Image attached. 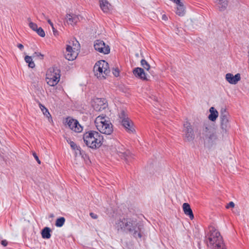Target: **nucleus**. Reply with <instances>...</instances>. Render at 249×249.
Wrapping results in <instances>:
<instances>
[{"label": "nucleus", "mask_w": 249, "mask_h": 249, "mask_svg": "<svg viewBox=\"0 0 249 249\" xmlns=\"http://www.w3.org/2000/svg\"><path fill=\"white\" fill-rule=\"evenodd\" d=\"M206 241L207 246L212 249H227L219 232L213 227L210 228Z\"/></svg>", "instance_id": "1"}, {"label": "nucleus", "mask_w": 249, "mask_h": 249, "mask_svg": "<svg viewBox=\"0 0 249 249\" xmlns=\"http://www.w3.org/2000/svg\"><path fill=\"white\" fill-rule=\"evenodd\" d=\"M83 140L88 147L95 149L101 146L104 138L103 136L98 132L90 130L84 134Z\"/></svg>", "instance_id": "2"}, {"label": "nucleus", "mask_w": 249, "mask_h": 249, "mask_svg": "<svg viewBox=\"0 0 249 249\" xmlns=\"http://www.w3.org/2000/svg\"><path fill=\"white\" fill-rule=\"evenodd\" d=\"M166 18V16H165V15H163V16H162V19H165Z\"/></svg>", "instance_id": "42"}, {"label": "nucleus", "mask_w": 249, "mask_h": 249, "mask_svg": "<svg viewBox=\"0 0 249 249\" xmlns=\"http://www.w3.org/2000/svg\"><path fill=\"white\" fill-rule=\"evenodd\" d=\"M200 137L204 142L205 146L211 147L215 144L218 140V137L215 130L211 126L206 125L203 128Z\"/></svg>", "instance_id": "4"}, {"label": "nucleus", "mask_w": 249, "mask_h": 249, "mask_svg": "<svg viewBox=\"0 0 249 249\" xmlns=\"http://www.w3.org/2000/svg\"><path fill=\"white\" fill-rule=\"evenodd\" d=\"M183 138L186 142H192L195 138V134L192 126L189 122L184 124Z\"/></svg>", "instance_id": "9"}, {"label": "nucleus", "mask_w": 249, "mask_h": 249, "mask_svg": "<svg viewBox=\"0 0 249 249\" xmlns=\"http://www.w3.org/2000/svg\"><path fill=\"white\" fill-rule=\"evenodd\" d=\"M38 105L44 115L48 118L49 122L52 123L53 119L48 109L40 103H39Z\"/></svg>", "instance_id": "25"}, {"label": "nucleus", "mask_w": 249, "mask_h": 249, "mask_svg": "<svg viewBox=\"0 0 249 249\" xmlns=\"http://www.w3.org/2000/svg\"><path fill=\"white\" fill-rule=\"evenodd\" d=\"M141 65L146 70L148 71L150 69V66L149 64L144 59H142L141 61Z\"/></svg>", "instance_id": "29"}, {"label": "nucleus", "mask_w": 249, "mask_h": 249, "mask_svg": "<svg viewBox=\"0 0 249 249\" xmlns=\"http://www.w3.org/2000/svg\"><path fill=\"white\" fill-rule=\"evenodd\" d=\"M66 123L71 130L75 132L79 133L83 130V127L76 120L69 117L66 119Z\"/></svg>", "instance_id": "13"}, {"label": "nucleus", "mask_w": 249, "mask_h": 249, "mask_svg": "<svg viewBox=\"0 0 249 249\" xmlns=\"http://www.w3.org/2000/svg\"><path fill=\"white\" fill-rule=\"evenodd\" d=\"M230 119L229 114L226 112L220 115V127L223 131L226 132L231 127Z\"/></svg>", "instance_id": "15"}, {"label": "nucleus", "mask_w": 249, "mask_h": 249, "mask_svg": "<svg viewBox=\"0 0 249 249\" xmlns=\"http://www.w3.org/2000/svg\"><path fill=\"white\" fill-rule=\"evenodd\" d=\"M67 142L70 144V142H72L73 141H71L70 139H67Z\"/></svg>", "instance_id": "41"}, {"label": "nucleus", "mask_w": 249, "mask_h": 249, "mask_svg": "<svg viewBox=\"0 0 249 249\" xmlns=\"http://www.w3.org/2000/svg\"><path fill=\"white\" fill-rule=\"evenodd\" d=\"M33 156L34 157V158H35V159L36 160V161L38 162V163L40 164L41 161L39 160V159L38 156L36 155V154L35 153H34L33 154Z\"/></svg>", "instance_id": "35"}, {"label": "nucleus", "mask_w": 249, "mask_h": 249, "mask_svg": "<svg viewBox=\"0 0 249 249\" xmlns=\"http://www.w3.org/2000/svg\"><path fill=\"white\" fill-rule=\"evenodd\" d=\"M220 11L225 10L228 5V0H213Z\"/></svg>", "instance_id": "22"}, {"label": "nucleus", "mask_w": 249, "mask_h": 249, "mask_svg": "<svg viewBox=\"0 0 249 249\" xmlns=\"http://www.w3.org/2000/svg\"><path fill=\"white\" fill-rule=\"evenodd\" d=\"M18 47L20 50H22L24 48V47H23V45L21 44H18L17 45Z\"/></svg>", "instance_id": "39"}, {"label": "nucleus", "mask_w": 249, "mask_h": 249, "mask_svg": "<svg viewBox=\"0 0 249 249\" xmlns=\"http://www.w3.org/2000/svg\"><path fill=\"white\" fill-rule=\"evenodd\" d=\"M52 28L54 36H57L58 35V32L57 31V30L54 28V26L52 27Z\"/></svg>", "instance_id": "36"}, {"label": "nucleus", "mask_w": 249, "mask_h": 249, "mask_svg": "<svg viewBox=\"0 0 249 249\" xmlns=\"http://www.w3.org/2000/svg\"><path fill=\"white\" fill-rule=\"evenodd\" d=\"M225 79L231 85H236L241 79V74L237 73L233 75L231 73H227L225 75Z\"/></svg>", "instance_id": "16"}, {"label": "nucleus", "mask_w": 249, "mask_h": 249, "mask_svg": "<svg viewBox=\"0 0 249 249\" xmlns=\"http://www.w3.org/2000/svg\"><path fill=\"white\" fill-rule=\"evenodd\" d=\"M94 72L98 78L105 79L110 72L108 63L105 60L97 62L94 67Z\"/></svg>", "instance_id": "6"}, {"label": "nucleus", "mask_w": 249, "mask_h": 249, "mask_svg": "<svg viewBox=\"0 0 249 249\" xmlns=\"http://www.w3.org/2000/svg\"><path fill=\"white\" fill-rule=\"evenodd\" d=\"M234 207V203L233 202H230L226 206V208H233Z\"/></svg>", "instance_id": "34"}, {"label": "nucleus", "mask_w": 249, "mask_h": 249, "mask_svg": "<svg viewBox=\"0 0 249 249\" xmlns=\"http://www.w3.org/2000/svg\"><path fill=\"white\" fill-rule=\"evenodd\" d=\"M119 121L127 132L135 134L136 132L133 122L128 117L124 110H121L119 113Z\"/></svg>", "instance_id": "7"}, {"label": "nucleus", "mask_w": 249, "mask_h": 249, "mask_svg": "<svg viewBox=\"0 0 249 249\" xmlns=\"http://www.w3.org/2000/svg\"><path fill=\"white\" fill-rule=\"evenodd\" d=\"M47 22L51 25V27H53V22L51 21V20L50 19H47Z\"/></svg>", "instance_id": "40"}, {"label": "nucleus", "mask_w": 249, "mask_h": 249, "mask_svg": "<svg viewBox=\"0 0 249 249\" xmlns=\"http://www.w3.org/2000/svg\"><path fill=\"white\" fill-rule=\"evenodd\" d=\"M118 155L122 158L124 159L126 163L128 164L131 162L134 159V156L128 150H125L123 146L118 147L117 149Z\"/></svg>", "instance_id": "12"}, {"label": "nucleus", "mask_w": 249, "mask_h": 249, "mask_svg": "<svg viewBox=\"0 0 249 249\" xmlns=\"http://www.w3.org/2000/svg\"><path fill=\"white\" fill-rule=\"evenodd\" d=\"M25 61L28 64V66L30 68H34L35 67V64L31 56L28 55L26 56L25 57Z\"/></svg>", "instance_id": "27"}, {"label": "nucleus", "mask_w": 249, "mask_h": 249, "mask_svg": "<svg viewBox=\"0 0 249 249\" xmlns=\"http://www.w3.org/2000/svg\"><path fill=\"white\" fill-rule=\"evenodd\" d=\"M90 216L94 219H97L98 218L97 215L93 213H90Z\"/></svg>", "instance_id": "38"}, {"label": "nucleus", "mask_w": 249, "mask_h": 249, "mask_svg": "<svg viewBox=\"0 0 249 249\" xmlns=\"http://www.w3.org/2000/svg\"><path fill=\"white\" fill-rule=\"evenodd\" d=\"M182 209L184 213L188 215L191 219L194 218L193 211L190 207V205L187 203H184L182 205Z\"/></svg>", "instance_id": "21"}, {"label": "nucleus", "mask_w": 249, "mask_h": 249, "mask_svg": "<svg viewBox=\"0 0 249 249\" xmlns=\"http://www.w3.org/2000/svg\"><path fill=\"white\" fill-rule=\"evenodd\" d=\"M175 3L177 4L176 14L179 16H183L185 13V10L183 3L179 0V2Z\"/></svg>", "instance_id": "24"}, {"label": "nucleus", "mask_w": 249, "mask_h": 249, "mask_svg": "<svg viewBox=\"0 0 249 249\" xmlns=\"http://www.w3.org/2000/svg\"><path fill=\"white\" fill-rule=\"evenodd\" d=\"M65 219L63 217L57 218L55 222V226L57 227H61L64 224Z\"/></svg>", "instance_id": "28"}, {"label": "nucleus", "mask_w": 249, "mask_h": 249, "mask_svg": "<svg viewBox=\"0 0 249 249\" xmlns=\"http://www.w3.org/2000/svg\"><path fill=\"white\" fill-rule=\"evenodd\" d=\"M112 73L116 77H117L119 75V71L118 69H114L113 70Z\"/></svg>", "instance_id": "33"}, {"label": "nucleus", "mask_w": 249, "mask_h": 249, "mask_svg": "<svg viewBox=\"0 0 249 249\" xmlns=\"http://www.w3.org/2000/svg\"><path fill=\"white\" fill-rule=\"evenodd\" d=\"M92 106L97 111H101L107 107V104L105 99L96 98L93 100Z\"/></svg>", "instance_id": "14"}, {"label": "nucleus", "mask_w": 249, "mask_h": 249, "mask_svg": "<svg viewBox=\"0 0 249 249\" xmlns=\"http://www.w3.org/2000/svg\"><path fill=\"white\" fill-rule=\"evenodd\" d=\"M127 219L124 218L122 220L120 219L116 222L115 227L118 231H126V227L127 226Z\"/></svg>", "instance_id": "20"}, {"label": "nucleus", "mask_w": 249, "mask_h": 249, "mask_svg": "<svg viewBox=\"0 0 249 249\" xmlns=\"http://www.w3.org/2000/svg\"><path fill=\"white\" fill-rule=\"evenodd\" d=\"M36 32L41 37H44L45 36V32L41 27H39Z\"/></svg>", "instance_id": "30"}, {"label": "nucleus", "mask_w": 249, "mask_h": 249, "mask_svg": "<svg viewBox=\"0 0 249 249\" xmlns=\"http://www.w3.org/2000/svg\"><path fill=\"white\" fill-rule=\"evenodd\" d=\"M94 48L95 51L103 54H108L110 52V48L108 45L101 40H96L94 42Z\"/></svg>", "instance_id": "10"}, {"label": "nucleus", "mask_w": 249, "mask_h": 249, "mask_svg": "<svg viewBox=\"0 0 249 249\" xmlns=\"http://www.w3.org/2000/svg\"><path fill=\"white\" fill-rule=\"evenodd\" d=\"M127 227H126L125 232L131 233L136 238H141L142 235L139 232V229L137 227L136 223L130 219H127Z\"/></svg>", "instance_id": "11"}, {"label": "nucleus", "mask_w": 249, "mask_h": 249, "mask_svg": "<svg viewBox=\"0 0 249 249\" xmlns=\"http://www.w3.org/2000/svg\"><path fill=\"white\" fill-rule=\"evenodd\" d=\"M81 17L73 13L67 14L65 17V22L67 24L74 25L80 21Z\"/></svg>", "instance_id": "17"}, {"label": "nucleus", "mask_w": 249, "mask_h": 249, "mask_svg": "<svg viewBox=\"0 0 249 249\" xmlns=\"http://www.w3.org/2000/svg\"><path fill=\"white\" fill-rule=\"evenodd\" d=\"M94 124L97 129L102 134L110 135L113 131V126L109 118L102 114L95 119Z\"/></svg>", "instance_id": "3"}, {"label": "nucleus", "mask_w": 249, "mask_h": 249, "mask_svg": "<svg viewBox=\"0 0 249 249\" xmlns=\"http://www.w3.org/2000/svg\"><path fill=\"white\" fill-rule=\"evenodd\" d=\"M1 244L4 247H6L8 245V242L6 240H3L1 241Z\"/></svg>", "instance_id": "37"}, {"label": "nucleus", "mask_w": 249, "mask_h": 249, "mask_svg": "<svg viewBox=\"0 0 249 249\" xmlns=\"http://www.w3.org/2000/svg\"><path fill=\"white\" fill-rule=\"evenodd\" d=\"M29 27L34 31H36L37 29L39 28L37 27V25L36 24L30 21L29 23Z\"/></svg>", "instance_id": "31"}, {"label": "nucleus", "mask_w": 249, "mask_h": 249, "mask_svg": "<svg viewBox=\"0 0 249 249\" xmlns=\"http://www.w3.org/2000/svg\"><path fill=\"white\" fill-rule=\"evenodd\" d=\"M134 75L138 78L142 80H147L146 74L141 68H136L133 71Z\"/></svg>", "instance_id": "19"}, {"label": "nucleus", "mask_w": 249, "mask_h": 249, "mask_svg": "<svg viewBox=\"0 0 249 249\" xmlns=\"http://www.w3.org/2000/svg\"><path fill=\"white\" fill-rule=\"evenodd\" d=\"M51 229L49 227L44 228L41 231L42 237L44 239H49L51 237Z\"/></svg>", "instance_id": "26"}, {"label": "nucleus", "mask_w": 249, "mask_h": 249, "mask_svg": "<svg viewBox=\"0 0 249 249\" xmlns=\"http://www.w3.org/2000/svg\"><path fill=\"white\" fill-rule=\"evenodd\" d=\"M99 5L104 13H107L112 9V5L107 0H100Z\"/></svg>", "instance_id": "18"}, {"label": "nucleus", "mask_w": 249, "mask_h": 249, "mask_svg": "<svg viewBox=\"0 0 249 249\" xmlns=\"http://www.w3.org/2000/svg\"><path fill=\"white\" fill-rule=\"evenodd\" d=\"M80 49V44L75 38L67 42L65 53V58L70 61L74 60L77 56Z\"/></svg>", "instance_id": "5"}, {"label": "nucleus", "mask_w": 249, "mask_h": 249, "mask_svg": "<svg viewBox=\"0 0 249 249\" xmlns=\"http://www.w3.org/2000/svg\"><path fill=\"white\" fill-rule=\"evenodd\" d=\"M70 145L73 150H79V147L74 142H70Z\"/></svg>", "instance_id": "32"}, {"label": "nucleus", "mask_w": 249, "mask_h": 249, "mask_svg": "<svg viewBox=\"0 0 249 249\" xmlns=\"http://www.w3.org/2000/svg\"><path fill=\"white\" fill-rule=\"evenodd\" d=\"M209 111L210 114L208 116L209 120L212 122L215 121L218 117V112L214 107H210Z\"/></svg>", "instance_id": "23"}, {"label": "nucleus", "mask_w": 249, "mask_h": 249, "mask_svg": "<svg viewBox=\"0 0 249 249\" xmlns=\"http://www.w3.org/2000/svg\"><path fill=\"white\" fill-rule=\"evenodd\" d=\"M60 71L56 68H50L48 69L46 74V81L50 86H54L60 80Z\"/></svg>", "instance_id": "8"}]
</instances>
